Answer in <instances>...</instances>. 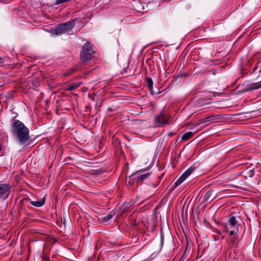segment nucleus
<instances>
[{"instance_id": "obj_1", "label": "nucleus", "mask_w": 261, "mask_h": 261, "mask_svg": "<svg viewBox=\"0 0 261 261\" xmlns=\"http://www.w3.org/2000/svg\"><path fill=\"white\" fill-rule=\"evenodd\" d=\"M13 134L16 137L20 144L25 145L30 139L29 129L19 120H15L12 126Z\"/></svg>"}, {"instance_id": "obj_8", "label": "nucleus", "mask_w": 261, "mask_h": 261, "mask_svg": "<svg viewBox=\"0 0 261 261\" xmlns=\"http://www.w3.org/2000/svg\"><path fill=\"white\" fill-rule=\"evenodd\" d=\"M25 200L29 201L32 205L36 207H41L45 203V197H44L41 200L37 201H32L30 199L28 198L25 199Z\"/></svg>"}, {"instance_id": "obj_13", "label": "nucleus", "mask_w": 261, "mask_h": 261, "mask_svg": "<svg viewBox=\"0 0 261 261\" xmlns=\"http://www.w3.org/2000/svg\"><path fill=\"white\" fill-rule=\"evenodd\" d=\"M146 81L147 83V86L149 88V89L150 92L152 94V90H153V81L152 79L150 77H147L146 79Z\"/></svg>"}, {"instance_id": "obj_18", "label": "nucleus", "mask_w": 261, "mask_h": 261, "mask_svg": "<svg viewBox=\"0 0 261 261\" xmlns=\"http://www.w3.org/2000/svg\"><path fill=\"white\" fill-rule=\"evenodd\" d=\"M194 167H190L187 170H186L182 175L187 178L194 170Z\"/></svg>"}, {"instance_id": "obj_7", "label": "nucleus", "mask_w": 261, "mask_h": 261, "mask_svg": "<svg viewBox=\"0 0 261 261\" xmlns=\"http://www.w3.org/2000/svg\"><path fill=\"white\" fill-rule=\"evenodd\" d=\"M154 122L158 125H164L169 123L168 120L166 117L165 113L164 111H162L160 114L155 117Z\"/></svg>"}, {"instance_id": "obj_24", "label": "nucleus", "mask_w": 261, "mask_h": 261, "mask_svg": "<svg viewBox=\"0 0 261 261\" xmlns=\"http://www.w3.org/2000/svg\"><path fill=\"white\" fill-rule=\"evenodd\" d=\"M128 180H128V182L129 185L132 186L133 185H134L135 180H134L133 178H132V176H129Z\"/></svg>"}, {"instance_id": "obj_28", "label": "nucleus", "mask_w": 261, "mask_h": 261, "mask_svg": "<svg viewBox=\"0 0 261 261\" xmlns=\"http://www.w3.org/2000/svg\"><path fill=\"white\" fill-rule=\"evenodd\" d=\"M2 147L1 145H0V151L2 150Z\"/></svg>"}, {"instance_id": "obj_21", "label": "nucleus", "mask_w": 261, "mask_h": 261, "mask_svg": "<svg viewBox=\"0 0 261 261\" xmlns=\"http://www.w3.org/2000/svg\"><path fill=\"white\" fill-rule=\"evenodd\" d=\"M221 116L217 115H211L208 116V119L210 121H212L213 122H216V120L219 119L220 118Z\"/></svg>"}, {"instance_id": "obj_29", "label": "nucleus", "mask_w": 261, "mask_h": 261, "mask_svg": "<svg viewBox=\"0 0 261 261\" xmlns=\"http://www.w3.org/2000/svg\"><path fill=\"white\" fill-rule=\"evenodd\" d=\"M139 198V197L138 196H137V199L138 200Z\"/></svg>"}, {"instance_id": "obj_16", "label": "nucleus", "mask_w": 261, "mask_h": 261, "mask_svg": "<svg viewBox=\"0 0 261 261\" xmlns=\"http://www.w3.org/2000/svg\"><path fill=\"white\" fill-rule=\"evenodd\" d=\"M194 167H190L187 170H186L182 175L187 178L194 170Z\"/></svg>"}, {"instance_id": "obj_19", "label": "nucleus", "mask_w": 261, "mask_h": 261, "mask_svg": "<svg viewBox=\"0 0 261 261\" xmlns=\"http://www.w3.org/2000/svg\"><path fill=\"white\" fill-rule=\"evenodd\" d=\"M238 233H233V234L230 235V241L231 244H234L236 240L238 239Z\"/></svg>"}, {"instance_id": "obj_10", "label": "nucleus", "mask_w": 261, "mask_h": 261, "mask_svg": "<svg viewBox=\"0 0 261 261\" xmlns=\"http://www.w3.org/2000/svg\"><path fill=\"white\" fill-rule=\"evenodd\" d=\"M116 209L110 212L108 215L103 218V222H107L109 221L116 215Z\"/></svg>"}, {"instance_id": "obj_3", "label": "nucleus", "mask_w": 261, "mask_h": 261, "mask_svg": "<svg viewBox=\"0 0 261 261\" xmlns=\"http://www.w3.org/2000/svg\"><path fill=\"white\" fill-rule=\"evenodd\" d=\"M95 52L93 51L91 44L86 42L82 47L80 59L83 64H86L90 60L92 57L93 54Z\"/></svg>"}, {"instance_id": "obj_4", "label": "nucleus", "mask_w": 261, "mask_h": 261, "mask_svg": "<svg viewBox=\"0 0 261 261\" xmlns=\"http://www.w3.org/2000/svg\"><path fill=\"white\" fill-rule=\"evenodd\" d=\"M75 25L74 21H68L59 24L56 28L53 33L56 35H61L70 31Z\"/></svg>"}, {"instance_id": "obj_27", "label": "nucleus", "mask_w": 261, "mask_h": 261, "mask_svg": "<svg viewBox=\"0 0 261 261\" xmlns=\"http://www.w3.org/2000/svg\"><path fill=\"white\" fill-rule=\"evenodd\" d=\"M210 195L209 192H207L205 194V196H208Z\"/></svg>"}, {"instance_id": "obj_9", "label": "nucleus", "mask_w": 261, "mask_h": 261, "mask_svg": "<svg viewBox=\"0 0 261 261\" xmlns=\"http://www.w3.org/2000/svg\"><path fill=\"white\" fill-rule=\"evenodd\" d=\"M261 88V81L259 82L249 84L248 85L247 90H254Z\"/></svg>"}, {"instance_id": "obj_20", "label": "nucleus", "mask_w": 261, "mask_h": 261, "mask_svg": "<svg viewBox=\"0 0 261 261\" xmlns=\"http://www.w3.org/2000/svg\"><path fill=\"white\" fill-rule=\"evenodd\" d=\"M208 121H210L209 119H208V116L199 120L197 121V124L199 125V124H201L202 123H206Z\"/></svg>"}, {"instance_id": "obj_22", "label": "nucleus", "mask_w": 261, "mask_h": 261, "mask_svg": "<svg viewBox=\"0 0 261 261\" xmlns=\"http://www.w3.org/2000/svg\"><path fill=\"white\" fill-rule=\"evenodd\" d=\"M70 1V0H56L55 4L58 5L61 4L67 3L68 2H69Z\"/></svg>"}, {"instance_id": "obj_25", "label": "nucleus", "mask_w": 261, "mask_h": 261, "mask_svg": "<svg viewBox=\"0 0 261 261\" xmlns=\"http://www.w3.org/2000/svg\"><path fill=\"white\" fill-rule=\"evenodd\" d=\"M143 172V171H139L138 172H137L136 173V174H140V173H142Z\"/></svg>"}, {"instance_id": "obj_2", "label": "nucleus", "mask_w": 261, "mask_h": 261, "mask_svg": "<svg viewBox=\"0 0 261 261\" xmlns=\"http://www.w3.org/2000/svg\"><path fill=\"white\" fill-rule=\"evenodd\" d=\"M238 220H240L239 217L231 216L228 217L227 222L224 226V228L226 231L229 232V235L239 233L240 229L242 228Z\"/></svg>"}, {"instance_id": "obj_14", "label": "nucleus", "mask_w": 261, "mask_h": 261, "mask_svg": "<svg viewBox=\"0 0 261 261\" xmlns=\"http://www.w3.org/2000/svg\"><path fill=\"white\" fill-rule=\"evenodd\" d=\"M186 179V178L182 175H181V176L174 183L173 188H176L178 185L181 184Z\"/></svg>"}, {"instance_id": "obj_12", "label": "nucleus", "mask_w": 261, "mask_h": 261, "mask_svg": "<svg viewBox=\"0 0 261 261\" xmlns=\"http://www.w3.org/2000/svg\"><path fill=\"white\" fill-rule=\"evenodd\" d=\"M81 85V83L79 82H76L74 83L71 84L67 88V90L72 91L76 88H77Z\"/></svg>"}, {"instance_id": "obj_5", "label": "nucleus", "mask_w": 261, "mask_h": 261, "mask_svg": "<svg viewBox=\"0 0 261 261\" xmlns=\"http://www.w3.org/2000/svg\"><path fill=\"white\" fill-rule=\"evenodd\" d=\"M11 186L9 184H0V199L4 200L9 196Z\"/></svg>"}, {"instance_id": "obj_6", "label": "nucleus", "mask_w": 261, "mask_h": 261, "mask_svg": "<svg viewBox=\"0 0 261 261\" xmlns=\"http://www.w3.org/2000/svg\"><path fill=\"white\" fill-rule=\"evenodd\" d=\"M131 202H125L120 205H118L116 210H117V217L122 216L125 212L131 210L133 206Z\"/></svg>"}, {"instance_id": "obj_11", "label": "nucleus", "mask_w": 261, "mask_h": 261, "mask_svg": "<svg viewBox=\"0 0 261 261\" xmlns=\"http://www.w3.org/2000/svg\"><path fill=\"white\" fill-rule=\"evenodd\" d=\"M150 175V173L148 172L146 173L141 174L137 177V181H143L148 178Z\"/></svg>"}, {"instance_id": "obj_26", "label": "nucleus", "mask_w": 261, "mask_h": 261, "mask_svg": "<svg viewBox=\"0 0 261 261\" xmlns=\"http://www.w3.org/2000/svg\"><path fill=\"white\" fill-rule=\"evenodd\" d=\"M161 243L163 244V236L162 234H161Z\"/></svg>"}, {"instance_id": "obj_23", "label": "nucleus", "mask_w": 261, "mask_h": 261, "mask_svg": "<svg viewBox=\"0 0 261 261\" xmlns=\"http://www.w3.org/2000/svg\"><path fill=\"white\" fill-rule=\"evenodd\" d=\"M254 174V172L253 169H250L248 172V175L249 177H251Z\"/></svg>"}, {"instance_id": "obj_15", "label": "nucleus", "mask_w": 261, "mask_h": 261, "mask_svg": "<svg viewBox=\"0 0 261 261\" xmlns=\"http://www.w3.org/2000/svg\"><path fill=\"white\" fill-rule=\"evenodd\" d=\"M193 135V133L191 132H188L184 134L181 137L182 140H187L191 138Z\"/></svg>"}, {"instance_id": "obj_17", "label": "nucleus", "mask_w": 261, "mask_h": 261, "mask_svg": "<svg viewBox=\"0 0 261 261\" xmlns=\"http://www.w3.org/2000/svg\"><path fill=\"white\" fill-rule=\"evenodd\" d=\"M194 167H190L187 170H186L182 175L187 178L194 170Z\"/></svg>"}]
</instances>
